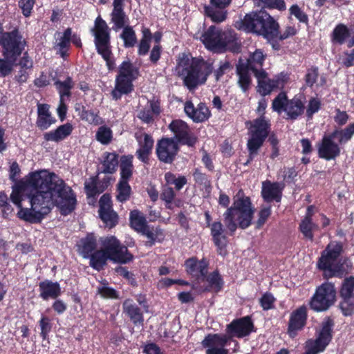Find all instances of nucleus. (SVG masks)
<instances>
[{"label": "nucleus", "mask_w": 354, "mask_h": 354, "mask_svg": "<svg viewBox=\"0 0 354 354\" xmlns=\"http://www.w3.org/2000/svg\"><path fill=\"white\" fill-rule=\"evenodd\" d=\"M267 105L268 103L265 98H262L259 101L256 112L259 115V117L254 119L252 122H250V126L248 130L254 131L257 127H260V128L266 131V134H269L271 129V124L270 120L266 119L265 116Z\"/></svg>", "instance_id": "28"}, {"label": "nucleus", "mask_w": 354, "mask_h": 354, "mask_svg": "<svg viewBox=\"0 0 354 354\" xmlns=\"http://www.w3.org/2000/svg\"><path fill=\"white\" fill-rule=\"evenodd\" d=\"M133 156L131 154L123 155L120 158L119 181L128 182L132 178L134 167L133 165Z\"/></svg>", "instance_id": "37"}, {"label": "nucleus", "mask_w": 354, "mask_h": 354, "mask_svg": "<svg viewBox=\"0 0 354 354\" xmlns=\"http://www.w3.org/2000/svg\"><path fill=\"white\" fill-rule=\"evenodd\" d=\"M140 233L147 236L148 241L145 243V245L149 248L155 245L159 236H163L162 231L159 227H154L149 225Z\"/></svg>", "instance_id": "50"}, {"label": "nucleus", "mask_w": 354, "mask_h": 354, "mask_svg": "<svg viewBox=\"0 0 354 354\" xmlns=\"http://www.w3.org/2000/svg\"><path fill=\"white\" fill-rule=\"evenodd\" d=\"M168 129L174 133V138L178 145L194 147L197 141V137L191 131L189 125L180 119L173 120Z\"/></svg>", "instance_id": "15"}, {"label": "nucleus", "mask_w": 354, "mask_h": 354, "mask_svg": "<svg viewBox=\"0 0 354 354\" xmlns=\"http://www.w3.org/2000/svg\"><path fill=\"white\" fill-rule=\"evenodd\" d=\"M75 111L78 112V115L82 120L86 121L91 124L99 125L102 122L98 111L95 112L93 110H87L84 105L77 104Z\"/></svg>", "instance_id": "40"}, {"label": "nucleus", "mask_w": 354, "mask_h": 354, "mask_svg": "<svg viewBox=\"0 0 354 354\" xmlns=\"http://www.w3.org/2000/svg\"><path fill=\"white\" fill-rule=\"evenodd\" d=\"M102 249L109 260L114 262L125 264L133 259V255L115 236L104 238L102 241Z\"/></svg>", "instance_id": "14"}, {"label": "nucleus", "mask_w": 354, "mask_h": 354, "mask_svg": "<svg viewBox=\"0 0 354 354\" xmlns=\"http://www.w3.org/2000/svg\"><path fill=\"white\" fill-rule=\"evenodd\" d=\"M236 197L230 207V199L226 194L221 192L218 198V204L227 208L223 214V221L230 235L234 234L238 227L243 230L248 227L254 213L250 198L245 196L242 190L238 192Z\"/></svg>", "instance_id": "2"}, {"label": "nucleus", "mask_w": 354, "mask_h": 354, "mask_svg": "<svg viewBox=\"0 0 354 354\" xmlns=\"http://www.w3.org/2000/svg\"><path fill=\"white\" fill-rule=\"evenodd\" d=\"M56 119L52 116L50 111V105L48 104H37V118L36 126L41 131L48 129L56 122Z\"/></svg>", "instance_id": "29"}, {"label": "nucleus", "mask_w": 354, "mask_h": 354, "mask_svg": "<svg viewBox=\"0 0 354 354\" xmlns=\"http://www.w3.org/2000/svg\"><path fill=\"white\" fill-rule=\"evenodd\" d=\"M98 171L97 175L91 176L89 181L84 183V191L88 198H95L99 194L103 193L111 185V177L104 176L99 180Z\"/></svg>", "instance_id": "20"}, {"label": "nucleus", "mask_w": 354, "mask_h": 354, "mask_svg": "<svg viewBox=\"0 0 354 354\" xmlns=\"http://www.w3.org/2000/svg\"><path fill=\"white\" fill-rule=\"evenodd\" d=\"M88 259L90 260L89 266L97 271L103 270L107 263V261L109 260L102 248L94 251Z\"/></svg>", "instance_id": "46"}, {"label": "nucleus", "mask_w": 354, "mask_h": 354, "mask_svg": "<svg viewBox=\"0 0 354 354\" xmlns=\"http://www.w3.org/2000/svg\"><path fill=\"white\" fill-rule=\"evenodd\" d=\"M255 331L254 324L250 316H245L233 319L226 326L225 334L209 333L201 344L207 348L205 354H229V350L225 348L229 341L234 337L243 338Z\"/></svg>", "instance_id": "3"}, {"label": "nucleus", "mask_w": 354, "mask_h": 354, "mask_svg": "<svg viewBox=\"0 0 354 354\" xmlns=\"http://www.w3.org/2000/svg\"><path fill=\"white\" fill-rule=\"evenodd\" d=\"M344 252V245L340 241L330 242L321 252L317 262V268L323 272L324 279L342 278L346 270L340 257Z\"/></svg>", "instance_id": "6"}, {"label": "nucleus", "mask_w": 354, "mask_h": 354, "mask_svg": "<svg viewBox=\"0 0 354 354\" xmlns=\"http://www.w3.org/2000/svg\"><path fill=\"white\" fill-rule=\"evenodd\" d=\"M95 137L102 145H108L113 138L112 131L106 126H101L97 131Z\"/></svg>", "instance_id": "64"}, {"label": "nucleus", "mask_w": 354, "mask_h": 354, "mask_svg": "<svg viewBox=\"0 0 354 354\" xmlns=\"http://www.w3.org/2000/svg\"><path fill=\"white\" fill-rule=\"evenodd\" d=\"M185 266L189 274L197 279H205L208 273L209 262L205 258L198 261L196 257H193L185 261Z\"/></svg>", "instance_id": "25"}, {"label": "nucleus", "mask_w": 354, "mask_h": 354, "mask_svg": "<svg viewBox=\"0 0 354 354\" xmlns=\"http://www.w3.org/2000/svg\"><path fill=\"white\" fill-rule=\"evenodd\" d=\"M82 254L84 259H88L89 255L93 253L96 250L97 240L93 236H87L85 239L81 240Z\"/></svg>", "instance_id": "55"}, {"label": "nucleus", "mask_w": 354, "mask_h": 354, "mask_svg": "<svg viewBox=\"0 0 354 354\" xmlns=\"http://www.w3.org/2000/svg\"><path fill=\"white\" fill-rule=\"evenodd\" d=\"M332 133L335 138H338L339 143L346 142L350 140L354 135V122L349 124L344 129H335Z\"/></svg>", "instance_id": "57"}, {"label": "nucleus", "mask_w": 354, "mask_h": 354, "mask_svg": "<svg viewBox=\"0 0 354 354\" xmlns=\"http://www.w3.org/2000/svg\"><path fill=\"white\" fill-rule=\"evenodd\" d=\"M248 134L250 136L247 142L248 156L246 162L243 163L245 166L250 165L253 161L268 136V134L266 133V131L260 127H257L254 131L248 130Z\"/></svg>", "instance_id": "18"}, {"label": "nucleus", "mask_w": 354, "mask_h": 354, "mask_svg": "<svg viewBox=\"0 0 354 354\" xmlns=\"http://www.w3.org/2000/svg\"><path fill=\"white\" fill-rule=\"evenodd\" d=\"M288 100L286 93L284 91L280 92L272 100V110L279 114L284 112Z\"/></svg>", "instance_id": "58"}, {"label": "nucleus", "mask_w": 354, "mask_h": 354, "mask_svg": "<svg viewBox=\"0 0 354 354\" xmlns=\"http://www.w3.org/2000/svg\"><path fill=\"white\" fill-rule=\"evenodd\" d=\"M254 5L261 7V9L277 10L283 12L286 10L284 0H254Z\"/></svg>", "instance_id": "52"}, {"label": "nucleus", "mask_w": 354, "mask_h": 354, "mask_svg": "<svg viewBox=\"0 0 354 354\" xmlns=\"http://www.w3.org/2000/svg\"><path fill=\"white\" fill-rule=\"evenodd\" d=\"M350 30L348 27L342 23L335 26L330 34V40L333 44L342 45L350 37Z\"/></svg>", "instance_id": "42"}, {"label": "nucleus", "mask_w": 354, "mask_h": 354, "mask_svg": "<svg viewBox=\"0 0 354 354\" xmlns=\"http://www.w3.org/2000/svg\"><path fill=\"white\" fill-rule=\"evenodd\" d=\"M119 155L115 152L105 151L100 161L101 169H98V174H113L117 171L119 164Z\"/></svg>", "instance_id": "32"}, {"label": "nucleus", "mask_w": 354, "mask_h": 354, "mask_svg": "<svg viewBox=\"0 0 354 354\" xmlns=\"http://www.w3.org/2000/svg\"><path fill=\"white\" fill-rule=\"evenodd\" d=\"M39 297L44 300H48L49 298L57 299L61 294V288L58 282H53L49 280H45L39 283Z\"/></svg>", "instance_id": "34"}, {"label": "nucleus", "mask_w": 354, "mask_h": 354, "mask_svg": "<svg viewBox=\"0 0 354 354\" xmlns=\"http://www.w3.org/2000/svg\"><path fill=\"white\" fill-rule=\"evenodd\" d=\"M334 326V320L330 317H326L321 324L317 337L306 342V351L302 354H319L324 352L332 341Z\"/></svg>", "instance_id": "12"}, {"label": "nucleus", "mask_w": 354, "mask_h": 354, "mask_svg": "<svg viewBox=\"0 0 354 354\" xmlns=\"http://www.w3.org/2000/svg\"><path fill=\"white\" fill-rule=\"evenodd\" d=\"M289 14L290 16H294L299 23L304 24L306 26L309 25L308 15L299 7L297 4L292 5L289 8Z\"/></svg>", "instance_id": "62"}, {"label": "nucleus", "mask_w": 354, "mask_h": 354, "mask_svg": "<svg viewBox=\"0 0 354 354\" xmlns=\"http://www.w3.org/2000/svg\"><path fill=\"white\" fill-rule=\"evenodd\" d=\"M339 308L344 317H350L354 314V296L341 298Z\"/></svg>", "instance_id": "60"}, {"label": "nucleus", "mask_w": 354, "mask_h": 354, "mask_svg": "<svg viewBox=\"0 0 354 354\" xmlns=\"http://www.w3.org/2000/svg\"><path fill=\"white\" fill-rule=\"evenodd\" d=\"M60 193L40 192L29 196L31 207H21L17 212L18 218L30 223H40L55 206L62 215L70 214L76 207V196L69 186L63 188Z\"/></svg>", "instance_id": "1"}, {"label": "nucleus", "mask_w": 354, "mask_h": 354, "mask_svg": "<svg viewBox=\"0 0 354 354\" xmlns=\"http://www.w3.org/2000/svg\"><path fill=\"white\" fill-rule=\"evenodd\" d=\"M201 41L205 48L214 53L230 51L239 53L241 45L233 30L223 31L215 26H210L201 35Z\"/></svg>", "instance_id": "7"}, {"label": "nucleus", "mask_w": 354, "mask_h": 354, "mask_svg": "<svg viewBox=\"0 0 354 354\" xmlns=\"http://www.w3.org/2000/svg\"><path fill=\"white\" fill-rule=\"evenodd\" d=\"M92 32L97 54L105 61L109 71H114L116 68V64L115 58L112 52L109 28L106 21L100 16L95 21V26Z\"/></svg>", "instance_id": "8"}, {"label": "nucleus", "mask_w": 354, "mask_h": 354, "mask_svg": "<svg viewBox=\"0 0 354 354\" xmlns=\"http://www.w3.org/2000/svg\"><path fill=\"white\" fill-rule=\"evenodd\" d=\"M116 200L121 203H124L130 199L132 190L128 182L118 181L116 185Z\"/></svg>", "instance_id": "53"}, {"label": "nucleus", "mask_w": 354, "mask_h": 354, "mask_svg": "<svg viewBox=\"0 0 354 354\" xmlns=\"http://www.w3.org/2000/svg\"><path fill=\"white\" fill-rule=\"evenodd\" d=\"M206 281L208 285L204 288V292H219L223 288L224 281L218 270L207 274Z\"/></svg>", "instance_id": "39"}, {"label": "nucleus", "mask_w": 354, "mask_h": 354, "mask_svg": "<svg viewBox=\"0 0 354 354\" xmlns=\"http://www.w3.org/2000/svg\"><path fill=\"white\" fill-rule=\"evenodd\" d=\"M122 31L120 35V38L123 41V46L125 48L134 47L138 43V38L133 28L126 24L122 27Z\"/></svg>", "instance_id": "45"}, {"label": "nucleus", "mask_w": 354, "mask_h": 354, "mask_svg": "<svg viewBox=\"0 0 354 354\" xmlns=\"http://www.w3.org/2000/svg\"><path fill=\"white\" fill-rule=\"evenodd\" d=\"M73 131L72 124L67 122L59 125L55 129L44 133V139L47 141H51L59 143L66 139Z\"/></svg>", "instance_id": "31"}, {"label": "nucleus", "mask_w": 354, "mask_h": 354, "mask_svg": "<svg viewBox=\"0 0 354 354\" xmlns=\"http://www.w3.org/2000/svg\"><path fill=\"white\" fill-rule=\"evenodd\" d=\"M176 194L173 187L167 185L162 187L160 194V198L165 203V206L167 209H172L173 203H174L176 207H180V201H176Z\"/></svg>", "instance_id": "47"}, {"label": "nucleus", "mask_w": 354, "mask_h": 354, "mask_svg": "<svg viewBox=\"0 0 354 354\" xmlns=\"http://www.w3.org/2000/svg\"><path fill=\"white\" fill-rule=\"evenodd\" d=\"M266 58V55L263 53L261 49H256L254 53L250 55L245 63H241L250 68L254 75L264 71L263 66Z\"/></svg>", "instance_id": "36"}, {"label": "nucleus", "mask_w": 354, "mask_h": 354, "mask_svg": "<svg viewBox=\"0 0 354 354\" xmlns=\"http://www.w3.org/2000/svg\"><path fill=\"white\" fill-rule=\"evenodd\" d=\"M135 138L139 145V148L136 152L137 158L142 162L148 164L154 145V140L153 137L147 133H144L142 134L136 133Z\"/></svg>", "instance_id": "21"}, {"label": "nucleus", "mask_w": 354, "mask_h": 354, "mask_svg": "<svg viewBox=\"0 0 354 354\" xmlns=\"http://www.w3.org/2000/svg\"><path fill=\"white\" fill-rule=\"evenodd\" d=\"M213 69V62L211 60H205L202 57H192L190 65L182 71V74L185 75L184 85L191 91L198 85L205 84Z\"/></svg>", "instance_id": "9"}, {"label": "nucleus", "mask_w": 354, "mask_h": 354, "mask_svg": "<svg viewBox=\"0 0 354 354\" xmlns=\"http://www.w3.org/2000/svg\"><path fill=\"white\" fill-rule=\"evenodd\" d=\"M318 228V225L313 220L302 219L299 225V230L304 238L313 241L314 240L313 231Z\"/></svg>", "instance_id": "54"}, {"label": "nucleus", "mask_w": 354, "mask_h": 354, "mask_svg": "<svg viewBox=\"0 0 354 354\" xmlns=\"http://www.w3.org/2000/svg\"><path fill=\"white\" fill-rule=\"evenodd\" d=\"M210 228V234L212 241L216 247L217 252L222 257H225L227 254L226 249L227 238L224 233V227L221 221H214L209 227Z\"/></svg>", "instance_id": "23"}, {"label": "nucleus", "mask_w": 354, "mask_h": 354, "mask_svg": "<svg viewBox=\"0 0 354 354\" xmlns=\"http://www.w3.org/2000/svg\"><path fill=\"white\" fill-rule=\"evenodd\" d=\"M179 151V145L172 138L163 137L157 141L156 154L161 162L172 164Z\"/></svg>", "instance_id": "16"}, {"label": "nucleus", "mask_w": 354, "mask_h": 354, "mask_svg": "<svg viewBox=\"0 0 354 354\" xmlns=\"http://www.w3.org/2000/svg\"><path fill=\"white\" fill-rule=\"evenodd\" d=\"M54 85L59 94V100H69L72 95V89L74 87V82L71 76H67L65 80L61 81L56 78L53 77Z\"/></svg>", "instance_id": "35"}, {"label": "nucleus", "mask_w": 354, "mask_h": 354, "mask_svg": "<svg viewBox=\"0 0 354 354\" xmlns=\"http://www.w3.org/2000/svg\"><path fill=\"white\" fill-rule=\"evenodd\" d=\"M2 56L3 58H0V77H6L11 74L17 60L6 55Z\"/></svg>", "instance_id": "56"}, {"label": "nucleus", "mask_w": 354, "mask_h": 354, "mask_svg": "<svg viewBox=\"0 0 354 354\" xmlns=\"http://www.w3.org/2000/svg\"><path fill=\"white\" fill-rule=\"evenodd\" d=\"M282 189L279 183L267 180L263 183L261 196L266 203H279L282 198Z\"/></svg>", "instance_id": "30"}, {"label": "nucleus", "mask_w": 354, "mask_h": 354, "mask_svg": "<svg viewBox=\"0 0 354 354\" xmlns=\"http://www.w3.org/2000/svg\"><path fill=\"white\" fill-rule=\"evenodd\" d=\"M233 26L238 30L268 38L277 32L279 22L266 10L261 9L245 14L243 18L235 21Z\"/></svg>", "instance_id": "5"}, {"label": "nucleus", "mask_w": 354, "mask_h": 354, "mask_svg": "<svg viewBox=\"0 0 354 354\" xmlns=\"http://www.w3.org/2000/svg\"><path fill=\"white\" fill-rule=\"evenodd\" d=\"M139 75V68L135 66L130 60L123 61L118 68L115 87L111 93L112 98L118 100L123 95L131 93L134 89L133 82Z\"/></svg>", "instance_id": "10"}, {"label": "nucleus", "mask_w": 354, "mask_h": 354, "mask_svg": "<svg viewBox=\"0 0 354 354\" xmlns=\"http://www.w3.org/2000/svg\"><path fill=\"white\" fill-rule=\"evenodd\" d=\"M164 179L166 185H174L175 191H180L183 187L187 183V179L186 176L183 175L176 176V174L171 171H167L164 175Z\"/></svg>", "instance_id": "49"}, {"label": "nucleus", "mask_w": 354, "mask_h": 354, "mask_svg": "<svg viewBox=\"0 0 354 354\" xmlns=\"http://www.w3.org/2000/svg\"><path fill=\"white\" fill-rule=\"evenodd\" d=\"M308 316V309L305 305L300 306L290 313L287 328V333L290 337L294 338L304 329Z\"/></svg>", "instance_id": "19"}, {"label": "nucleus", "mask_w": 354, "mask_h": 354, "mask_svg": "<svg viewBox=\"0 0 354 354\" xmlns=\"http://www.w3.org/2000/svg\"><path fill=\"white\" fill-rule=\"evenodd\" d=\"M149 107H143L137 114V118L147 124H153L156 118L158 117L162 112L160 101L154 97L148 100Z\"/></svg>", "instance_id": "24"}, {"label": "nucleus", "mask_w": 354, "mask_h": 354, "mask_svg": "<svg viewBox=\"0 0 354 354\" xmlns=\"http://www.w3.org/2000/svg\"><path fill=\"white\" fill-rule=\"evenodd\" d=\"M304 110L305 106L302 100L299 97H294L288 100L284 112L288 120L294 121L304 113Z\"/></svg>", "instance_id": "38"}, {"label": "nucleus", "mask_w": 354, "mask_h": 354, "mask_svg": "<svg viewBox=\"0 0 354 354\" xmlns=\"http://www.w3.org/2000/svg\"><path fill=\"white\" fill-rule=\"evenodd\" d=\"M123 313H125L135 326L142 325L143 313L141 308L131 299H127L122 304Z\"/></svg>", "instance_id": "33"}, {"label": "nucleus", "mask_w": 354, "mask_h": 354, "mask_svg": "<svg viewBox=\"0 0 354 354\" xmlns=\"http://www.w3.org/2000/svg\"><path fill=\"white\" fill-rule=\"evenodd\" d=\"M192 176L197 186L202 187L206 192L209 193L211 192L212 188V181L207 174L203 173L201 169L197 167L193 170Z\"/></svg>", "instance_id": "48"}, {"label": "nucleus", "mask_w": 354, "mask_h": 354, "mask_svg": "<svg viewBox=\"0 0 354 354\" xmlns=\"http://www.w3.org/2000/svg\"><path fill=\"white\" fill-rule=\"evenodd\" d=\"M185 113L194 122H203L207 120L210 116V112L205 103L201 102L197 107H194L191 101H187L185 104L184 108Z\"/></svg>", "instance_id": "27"}, {"label": "nucleus", "mask_w": 354, "mask_h": 354, "mask_svg": "<svg viewBox=\"0 0 354 354\" xmlns=\"http://www.w3.org/2000/svg\"><path fill=\"white\" fill-rule=\"evenodd\" d=\"M39 326L41 329L40 336L43 340L48 339V335L52 330L53 323L51 319L46 316L41 315L40 320L39 321Z\"/></svg>", "instance_id": "63"}, {"label": "nucleus", "mask_w": 354, "mask_h": 354, "mask_svg": "<svg viewBox=\"0 0 354 354\" xmlns=\"http://www.w3.org/2000/svg\"><path fill=\"white\" fill-rule=\"evenodd\" d=\"M111 196L104 194L99 200L98 214L100 218L109 228L115 227L119 222L118 213L113 209Z\"/></svg>", "instance_id": "17"}, {"label": "nucleus", "mask_w": 354, "mask_h": 354, "mask_svg": "<svg viewBox=\"0 0 354 354\" xmlns=\"http://www.w3.org/2000/svg\"><path fill=\"white\" fill-rule=\"evenodd\" d=\"M68 185L55 173L46 170L30 172L27 179L16 181L12 189L24 194L29 200V196L37 194L40 192L59 193Z\"/></svg>", "instance_id": "4"}, {"label": "nucleus", "mask_w": 354, "mask_h": 354, "mask_svg": "<svg viewBox=\"0 0 354 354\" xmlns=\"http://www.w3.org/2000/svg\"><path fill=\"white\" fill-rule=\"evenodd\" d=\"M319 77V68L317 66H311L307 68L304 80L307 87L313 88Z\"/></svg>", "instance_id": "61"}, {"label": "nucleus", "mask_w": 354, "mask_h": 354, "mask_svg": "<svg viewBox=\"0 0 354 354\" xmlns=\"http://www.w3.org/2000/svg\"><path fill=\"white\" fill-rule=\"evenodd\" d=\"M130 227L136 232H140L148 225L145 216L138 209L131 210L129 213Z\"/></svg>", "instance_id": "44"}, {"label": "nucleus", "mask_w": 354, "mask_h": 354, "mask_svg": "<svg viewBox=\"0 0 354 354\" xmlns=\"http://www.w3.org/2000/svg\"><path fill=\"white\" fill-rule=\"evenodd\" d=\"M26 46V41L17 28L6 31L0 43L2 55L8 56L16 60L21 56Z\"/></svg>", "instance_id": "13"}, {"label": "nucleus", "mask_w": 354, "mask_h": 354, "mask_svg": "<svg viewBox=\"0 0 354 354\" xmlns=\"http://www.w3.org/2000/svg\"><path fill=\"white\" fill-rule=\"evenodd\" d=\"M204 12L206 17L215 23L223 22L227 17V9L214 8L212 6H204Z\"/></svg>", "instance_id": "51"}, {"label": "nucleus", "mask_w": 354, "mask_h": 354, "mask_svg": "<svg viewBox=\"0 0 354 354\" xmlns=\"http://www.w3.org/2000/svg\"><path fill=\"white\" fill-rule=\"evenodd\" d=\"M250 71H251L250 68L241 62L236 65V73L239 76L238 84L243 92L249 90L252 83Z\"/></svg>", "instance_id": "41"}, {"label": "nucleus", "mask_w": 354, "mask_h": 354, "mask_svg": "<svg viewBox=\"0 0 354 354\" xmlns=\"http://www.w3.org/2000/svg\"><path fill=\"white\" fill-rule=\"evenodd\" d=\"M125 0H113V10L111 13V20L113 24L112 29L118 31L126 24L129 22V19L124 12Z\"/></svg>", "instance_id": "26"}, {"label": "nucleus", "mask_w": 354, "mask_h": 354, "mask_svg": "<svg viewBox=\"0 0 354 354\" xmlns=\"http://www.w3.org/2000/svg\"><path fill=\"white\" fill-rule=\"evenodd\" d=\"M339 292L340 299L354 296V281L352 277H346L343 280Z\"/></svg>", "instance_id": "59"}, {"label": "nucleus", "mask_w": 354, "mask_h": 354, "mask_svg": "<svg viewBox=\"0 0 354 354\" xmlns=\"http://www.w3.org/2000/svg\"><path fill=\"white\" fill-rule=\"evenodd\" d=\"M254 76L257 79V92H259L261 95L264 97L270 94L271 92L274 91L266 71H260L254 74Z\"/></svg>", "instance_id": "43"}, {"label": "nucleus", "mask_w": 354, "mask_h": 354, "mask_svg": "<svg viewBox=\"0 0 354 354\" xmlns=\"http://www.w3.org/2000/svg\"><path fill=\"white\" fill-rule=\"evenodd\" d=\"M336 289L334 283L324 282L317 287L311 297L308 305L314 312L320 313L328 310L336 301Z\"/></svg>", "instance_id": "11"}, {"label": "nucleus", "mask_w": 354, "mask_h": 354, "mask_svg": "<svg viewBox=\"0 0 354 354\" xmlns=\"http://www.w3.org/2000/svg\"><path fill=\"white\" fill-rule=\"evenodd\" d=\"M336 138L333 133L324 136L318 148L319 157L326 160L335 159L340 154V147L333 140Z\"/></svg>", "instance_id": "22"}]
</instances>
